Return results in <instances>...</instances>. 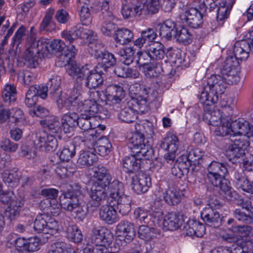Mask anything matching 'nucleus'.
Listing matches in <instances>:
<instances>
[{
  "label": "nucleus",
  "instance_id": "nucleus-1",
  "mask_svg": "<svg viewBox=\"0 0 253 253\" xmlns=\"http://www.w3.org/2000/svg\"><path fill=\"white\" fill-rule=\"evenodd\" d=\"M93 176L96 181L91 186L89 192L88 205L93 211L103 205L106 201V188L109 187V195L108 202L111 204L115 199L126 195L124 184L117 179L111 182L112 177L109 170L104 166L98 165L93 168Z\"/></svg>",
  "mask_w": 253,
  "mask_h": 253
},
{
  "label": "nucleus",
  "instance_id": "nucleus-2",
  "mask_svg": "<svg viewBox=\"0 0 253 253\" xmlns=\"http://www.w3.org/2000/svg\"><path fill=\"white\" fill-rule=\"evenodd\" d=\"M66 72L74 79V89L78 92L82 89L84 80V85L89 89L99 87L103 83L102 74L88 64L80 66L76 62H71L66 67Z\"/></svg>",
  "mask_w": 253,
  "mask_h": 253
},
{
  "label": "nucleus",
  "instance_id": "nucleus-3",
  "mask_svg": "<svg viewBox=\"0 0 253 253\" xmlns=\"http://www.w3.org/2000/svg\"><path fill=\"white\" fill-rule=\"evenodd\" d=\"M224 198L230 203L237 202L241 208H237L233 211V215L239 221L246 224H253V207L244 202L240 196L230 185V183L223 185L221 190Z\"/></svg>",
  "mask_w": 253,
  "mask_h": 253
},
{
  "label": "nucleus",
  "instance_id": "nucleus-4",
  "mask_svg": "<svg viewBox=\"0 0 253 253\" xmlns=\"http://www.w3.org/2000/svg\"><path fill=\"white\" fill-rule=\"evenodd\" d=\"M226 79L219 75H212L208 79L205 85L199 96L201 104L212 105L217 102L219 95L222 94L226 87Z\"/></svg>",
  "mask_w": 253,
  "mask_h": 253
},
{
  "label": "nucleus",
  "instance_id": "nucleus-5",
  "mask_svg": "<svg viewBox=\"0 0 253 253\" xmlns=\"http://www.w3.org/2000/svg\"><path fill=\"white\" fill-rule=\"evenodd\" d=\"M81 194V188L77 186L75 188L71 187L68 189L60 197V204L62 208L70 211L72 215L80 221L83 220L87 214L86 211L79 202Z\"/></svg>",
  "mask_w": 253,
  "mask_h": 253
},
{
  "label": "nucleus",
  "instance_id": "nucleus-6",
  "mask_svg": "<svg viewBox=\"0 0 253 253\" xmlns=\"http://www.w3.org/2000/svg\"><path fill=\"white\" fill-rule=\"evenodd\" d=\"M135 131L132 134L128 139V147L132 153L138 156L151 157L153 154V149L151 146L145 142L144 132L148 133L152 131V128L149 123L136 124Z\"/></svg>",
  "mask_w": 253,
  "mask_h": 253
},
{
  "label": "nucleus",
  "instance_id": "nucleus-7",
  "mask_svg": "<svg viewBox=\"0 0 253 253\" xmlns=\"http://www.w3.org/2000/svg\"><path fill=\"white\" fill-rule=\"evenodd\" d=\"M77 106L81 114L93 118L102 109V106L92 100H83L80 92L76 91V94H71L65 102L64 107H69L71 105Z\"/></svg>",
  "mask_w": 253,
  "mask_h": 253
},
{
  "label": "nucleus",
  "instance_id": "nucleus-8",
  "mask_svg": "<svg viewBox=\"0 0 253 253\" xmlns=\"http://www.w3.org/2000/svg\"><path fill=\"white\" fill-rule=\"evenodd\" d=\"M50 45L51 55L55 54L60 61L67 64L74 57L78 50L76 44L66 46L64 42L61 40H54L50 42Z\"/></svg>",
  "mask_w": 253,
  "mask_h": 253
},
{
  "label": "nucleus",
  "instance_id": "nucleus-9",
  "mask_svg": "<svg viewBox=\"0 0 253 253\" xmlns=\"http://www.w3.org/2000/svg\"><path fill=\"white\" fill-rule=\"evenodd\" d=\"M61 78L58 76H53L46 84L49 97L57 103L58 108L62 109L65 105L68 98L61 89Z\"/></svg>",
  "mask_w": 253,
  "mask_h": 253
},
{
  "label": "nucleus",
  "instance_id": "nucleus-10",
  "mask_svg": "<svg viewBox=\"0 0 253 253\" xmlns=\"http://www.w3.org/2000/svg\"><path fill=\"white\" fill-rule=\"evenodd\" d=\"M94 58L97 60L96 70L102 74L107 73L110 69L117 63V58L111 52L107 50H100L95 48Z\"/></svg>",
  "mask_w": 253,
  "mask_h": 253
},
{
  "label": "nucleus",
  "instance_id": "nucleus-11",
  "mask_svg": "<svg viewBox=\"0 0 253 253\" xmlns=\"http://www.w3.org/2000/svg\"><path fill=\"white\" fill-rule=\"evenodd\" d=\"M34 228L38 233L53 234L58 230V222L53 218L43 213L37 215L34 222Z\"/></svg>",
  "mask_w": 253,
  "mask_h": 253
},
{
  "label": "nucleus",
  "instance_id": "nucleus-12",
  "mask_svg": "<svg viewBox=\"0 0 253 253\" xmlns=\"http://www.w3.org/2000/svg\"><path fill=\"white\" fill-rule=\"evenodd\" d=\"M27 46H29L36 53L43 57L50 58L51 51L50 50V42L46 40H37L36 35L31 33L26 38Z\"/></svg>",
  "mask_w": 253,
  "mask_h": 253
},
{
  "label": "nucleus",
  "instance_id": "nucleus-13",
  "mask_svg": "<svg viewBox=\"0 0 253 253\" xmlns=\"http://www.w3.org/2000/svg\"><path fill=\"white\" fill-rule=\"evenodd\" d=\"M34 142L42 151L52 152L57 146V141L54 135H48L44 130L36 131Z\"/></svg>",
  "mask_w": 253,
  "mask_h": 253
},
{
  "label": "nucleus",
  "instance_id": "nucleus-14",
  "mask_svg": "<svg viewBox=\"0 0 253 253\" xmlns=\"http://www.w3.org/2000/svg\"><path fill=\"white\" fill-rule=\"evenodd\" d=\"M179 17L183 23H185L192 28H198L203 21L202 14L195 8L186 10L180 14Z\"/></svg>",
  "mask_w": 253,
  "mask_h": 253
},
{
  "label": "nucleus",
  "instance_id": "nucleus-15",
  "mask_svg": "<svg viewBox=\"0 0 253 253\" xmlns=\"http://www.w3.org/2000/svg\"><path fill=\"white\" fill-rule=\"evenodd\" d=\"M201 217L205 223L209 226L217 228L222 224V217L219 213L211 207L204 208L201 212Z\"/></svg>",
  "mask_w": 253,
  "mask_h": 253
},
{
  "label": "nucleus",
  "instance_id": "nucleus-16",
  "mask_svg": "<svg viewBox=\"0 0 253 253\" xmlns=\"http://www.w3.org/2000/svg\"><path fill=\"white\" fill-rule=\"evenodd\" d=\"M112 237L109 230L104 227L99 226L92 229L90 241L95 245L106 246L112 242Z\"/></svg>",
  "mask_w": 253,
  "mask_h": 253
},
{
  "label": "nucleus",
  "instance_id": "nucleus-17",
  "mask_svg": "<svg viewBox=\"0 0 253 253\" xmlns=\"http://www.w3.org/2000/svg\"><path fill=\"white\" fill-rule=\"evenodd\" d=\"M115 16L111 11H103L102 22L100 26V31L102 34L108 37H113L117 32L118 25L114 22Z\"/></svg>",
  "mask_w": 253,
  "mask_h": 253
},
{
  "label": "nucleus",
  "instance_id": "nucleus-18",
  "mask_svg": "<svg viewBox=\"0 0 253 253\" xmlns=\"http://www.w3.org/2000/svg\"><path fill=\"white\" fill-rule=\"evenodd\" d=\"M116 233L118 236L124 237L126 243H129L133 240L135 236L134 225L127 220L121 221L116 227Z\"/></svg>",
  "mask_w": 253,
  "mask_h": 253
},
{
  "label": "nucleus",
  "instance_id": "nucleus-19",
  "mask_svg": "<svg viewBox=\"0 0 253 253\" xmlns=\"http://www.w3.org/2000/svg\"><path fill=\"white\" fill-rule=\"evenodd\" d=\"M151 185L150 177L144 173H139L135 177H133L131 182V187L133 191L137 194L144 193L147 192Z\"/></svg>",
  "mask_w": 253,
  "mask_h": 253
},
{
  "label": "nucleus",
  "instance_id": "nucleus-20",
  "mask_svg": "<svg viewBox=\"0 0 253 253\" xmlns=\"http://www.w3.org/2000/svg\"><path fill=\"white\" fill-rule=\"evenodd\" d=\"M233 52L241 60L246 59L250 52L253 54V38L243 40L235 43Z\"/></svg>",
  "mask_w": 253,
  "mask_h": 253
},
{
  "label": "nucleus",
  "instance_id": "nucleus-21",
  "mask_svg": "<svg viewBox=\"0 0 253 253\" xmlns=\"http://www.w3.org/2000/svg\"><path fill=\"white\" fill-rule=\"evenodd\" d=\"M183 219L182 216L175 212H169L163 219V229L165 230L174 231L182 225Z\"/></svg>",
  "mask_w": 253,
  "mask_h": 253
},
{
  "label": "nucleus",
  "instance_id": "nucleus-22",
  "mask_svg": "<svg viewBox=\"0 0 253 253\" xmlns=\"http://www.w3.org/2000/svg\"><path fill=\"white\" fill-rule=\"evenodd\" d=\"M142 163L140 156L134 153L130 156H126L122 162L123 169L127 173L138 172L141 167Z\"/></svg>",
  "mask_w": 253,
  "mask_h": 253
},
{
  "label": "nucleus",
  "instance_id": "nucleus-23",
  "mask_svg": "<svg viewBox=\"0 0 253 253\" xmlns=\"http://www.w3.org/2000/svg\"><path fill=\"white\" fill-rule=\"evenodd\" d=\"M142 7H143L142 0H129V3L122 4V15L124 18L128 19L135 15H142L141 12Z\"/></svg>",
  "mask_w": 253,
  "mask_h": 253
},
{
  "label": "nucleus",
  "instance_id": "nucleus-24",
  "mask_svg": "<svg viewBox=\"0 0 253 253\" xmlns=\"http://www.w3.org/2000/svg\"><path fill=\"white\" fill-rule=\"evenodd\" d=\"M79 115L75 112L64 114L61 118L62 131L65 134L72 133L77 126Z\"/></svg>",
  "mask_w": 253,
  "mask_h": 253
},
{
  "label": "nucleus",
  "instance_id": "nucleus-25",
  "mask_svg": "<svg viewBox=\"0 0 253 253\" xmlns=\"http://www.w3.org/2000/svg\"><path fill=\"white\" fill-rule=\"evenodd\" d=\"M99 216L109 224L115 223L118 219L117 211L112 204L102 205L99 211Z\"/></svg>",
  "mask_w": 253,
  "mask_h": 253
},
{
  "label": "nucleus",
  "instance_id": "nucleus-26",
  "mask_svg": "<svg viewBox=\"0 0 253 253\" xmlns=\"http://www.w3.org/2000/svg\"><path fill=\"white\" fill-rule=\"evenodd\" d=\"M25 200L22 197H16L11 202L10 205L5 209V214L10 220L15 219L19 216L21 207L24 205Z\"/></svg>",
  "mask_w": 253,
  "mask_h": 253
},
{
  "label": "nucleus",
  "instance_id": "nucleus-27",
  "mask_svg": "<svg viewBox=\"0 0 253 253\" xmlns=\"http://www.w3.org/2000/svg\"><path fill=\"white\" fill-rule=\"evenodd\" d=\"M159 26V34L161 38L170 40L175 36L177 28L176 24L174 22L168 19L160 24Z\"/></svg>",
  "mask_w": 253,
  "mask_h": 253
},
{
  "label": "nucleus",
  "instance_id": "nucleus-28",
  "mask_svg": "<svg viewBox=\"0 0 253 253\" xmlns=\"http://www.w3.org/2000/svg\"><path fill=\"white\" fill-rule=\"evenodd\" d=\"M148 54L150 56V59L156 60L157 62L161 61L164 63L165 51L164 45L160 43L154 42L149 44L147 49Z\"/></svg>",
  "mask_w": 253,
  "mask_h": 253
},
{
  "label": "nucleus",
  "instance_id": "nucleus-29",
  "mask_svg": "<svg viewBox=\"0 0 253 253\" xmlns=\"http://www.w3.org/2000/svg\"><path fill=\"white\" fill-rule=\"evenodd\" d=\"M232 119L229 117L227 118H223L219 125H216L215 134L217 136H226L227 135H234V131L232 127Z\"/></svg>",
  "mask_w": 253,
  "mask_h": 253
},
{
  "label": "nucleus",
  "instance_id": "nucleus-30",
  "mask_svg": "<svg viewBox=\"0 0 253 253\" xmlns=\"http://www.w3.org/2000/svg\"><path fill=\"white\" fill-rule=\"evenodd\" d=\"M170 62L168 59H165L164 63L161 61L156 62L155 69L152 72L154 76H149L148 77L150 78L157 77L162 73L166 75H170V77L173 76L175 73V71L173 70Z\"/></svg>",
  "mask_w": 253,
  "mask_h": 253
},
{
  "label": "nucleus",
  "instance_id": "nucleus-31",
  "mask_svg": "<svg viewBox=\"0 0 253 253\" xmlns=\"http://www.w3.org/2000/svg\"><path fill=\"white\" fill-rule=\"evenodd\" d=\"M66 237L70 241L75 243H80L83 241V235L78 227L74 224L65 225L63 227Z\"/></svg>",
  "mask_w": 253,
  "mask_h": 253
},
{
  "label": "nucleus",
  "instance_id": "nucleus-32",
  "mask_svg": "<svg viewBox=\"0 0 253 253\" xmlns=\"http://www.w3.org/2000/svg\"><path fill=\"white\" fill-rule=\"evenodd\" d=\"M110 99L114 104L121 103L126 96V91L123 87L118 84L110 85L107 88Z\"/></svg>",
  "mask_w": 253,
  "mask_h": 253
},
{
  "label": "nucleus",
  "instance_id": "nucleus-33",
  "mask_svg": "<svg viewBox=\"0 0 253 253\" xmlns=\"http://www.w3.org/2000/svg\"><path fill=\"white\" fill-rule=\"evenodd\" d=\"M236 0H222L216 9V19L222 22L227 19L230 14L233 5Z\"/></svg>",
  "mask_w": 253,
  "mask_h": 253
},
{
  "label": "nucleus",
  "instance_id": "nucleus-34",
  "mask_svg": "<svg viewBox=\"0 0 253 253\" xmlns=\"http://www.w3.org/2000/svg\"><path fill=\"white\" fill-rule=\"evenodd\" d=\"M165 202L169 205H176L181 200V194L179 190L168 185V188L163 193Z\"/></svg>",
  "mask_w": 253,
  "mask_h": 253
},
{
  "label": "nucleus",
  "instance_id": "nucleus-35",
  "mask_svg": "<svg viewBox=\"0 0 253 253\" xmlns=\"http://www.w3.org/2000/svg\"><path fill=\"white\" fill-rule=\"evenodd\" d=\"M41 125L46 128L49 133V135L58 133L60 130V122L57 117L55 116L48 117L40 121Z\"/></svg>",
  "mask_w": 253,
  "mask_h": 253
},
{
  "label": "nucleus",
  "instance_id": "nucleus-36",
  "mask_svg": "<svg viewBox=\"0 0 253 253\" xmlns=\"http://www.w3.org/2000/svg\"><path fill=\"white\" fill-rule=\"evenodd\" d=\"M131 197L126 195L115 199L111 204L114 207L116 206L119 212L122 215H126L131 210Z\"/></svg>",
  "mask_w": 253,
  "mask_h": 253
},
{
  "label": "nucleus",
  "instance_id": "nucleus-37",
  "mask_svg": "<svg viewBox=\"0 0 253 253\" xmlns=\"http://www.w3.org/2000/svg\"><path fill=\"white\" fill-rule=\"evenodd\" d=\"M97 160L93 151H84L81 153L77 160V165L81 168L91 166Z\"/></svg>",
  "mask_w": 253,
  "mask_h": 253
},
{
  "label": "nucleus",
  "instance_id": "nucleus-38",
  "mask_svg": "<svg viewBox=\"0 0 253 253\" xmlns=\"http://www.w3.org/2000/svg\"><path fill=\"white\" fill-rule=\"evenodd\" d=\"M77 37L79 38L86 39L88 41L89 45L90 48H93V44L97 43L96 34L92 30L85 29L80 26L74 28Z\"/></svg>",
  "mask_w": 253,
  "mask_h": 253
},
{
  "label": "nucleus",
  "instance_id": "nucleus-39",
  "mask_svg": "<svg viewBox=\"0 0 253 253\" xmlns=\"http://www.w3.org/2000/svg\"><path fill=\"white\" fill-rule=\"evenodd\" d=\"M178 137L173 134H169L161 141L160 147L168 152L176 153L179 146Z\"/></svg>",
  "mask_w": 253,
  "mask_h": 253
},
{
  "label": "nucleus",
  "instance_id": "nucleus-40",
  "mask_svg": "<svg viewBox=\"0 0 253 253\" xmlns=\"http://www.w3.org/2000/svg\"><path fill=\"white\" fill-rule=\"evenodd\" d=\"M133 32L127 28H119L117 32L113 35L116 42L121 44H125L131 41L133 38Z\"/></svg>",
  "mask_w": 253,
  "mask_h": 253
},
{
  "label": "nucleus",
  "instance_id": "nucleus-41",
  "mask_svg": "<svg viewBox=\"0 0 253 253\" xmlns=\"http://www.w3.org/2000/svg\"><path fill=\"white\" fill-rule=\"evenodd\" d=\"M157 37L155 30L153 28H147L141 31V36L134 42V44L141 48L147 42L148 43L153 41Z\"/></svg>",
  "mask_w": 253,
  "mask_h": 253
},
{
  "label": "nucleus",
  "instance_id": "nucleus-42",
  "mask_svg": "<svg viewBox=\"0 0 253 253\" xmlns=\"http://www.w3.org/2000/svg\"><path fill=\"white\" fill-rule=\"evenodd\" d=\"M143 7H141L142 15L154 14L158 12L160 5V0H146L145 4L144 0H142Z\"/></svg>",
  "mask_w": 253,
  "mask_h": 253
},
{
  "label": "nucleus",
  "instance_id": "nucleus-43",
  "mask_svg": "<svg viewBox=\"0 0 253 253\" xmlns=\"http://www.w3.org/2000/svg\"><path fill=\"white\" fill-rule=\"evenodd\" d=\"M237 59H239L235 56V58L230 56L228 57L223 64L221 72L223 75H226L228 77L233 76L235 73L236 66L238 65Z\"/></svg>",
  "mask_w": 253,
  "mask_h": 253
},
{
  "label": "nucleus",
  "instance_id": "nucleus-44",
  "mask_svg": "<svg viewBox=\"0 0 253 253\" xmlns=\"http://www.w3.org/2000/svg\"><path fill=\"white\" fill-rule=\"evenodd\" d=\"M54 14V9L50 8L47 10L40 25V31L41 32L50 31L49 27L52 28L53 29L55 28V24L52 20Z\"/></svg>",
  "mask_w": 253,
  "mask_h": 253
},
{
  "label": "nucleus",
  "instance_id": "nucleus-45",
  "mask_svg": "<svg viewBox=\"0 0 253 253\" xmlns=\"http://www.w3.org/2000/svg\"><path fill=\"white\" fill-rule=\"evenodd\" d=\"M36 53L27 46L23 59L24 64L30 68H36L39 65L38 58Z\"/></svg>",
  "mask_w": 253,
  "mask_h": 253
},
{
  "label": "nucleus",
  "instance_id": "nucleus-46",
  "mask_svg": "<svg viewBox=\"0 0 253 253\" xmlns=\"http://www.w3.org/2000/svg\"><path fill=\"white\" fill-rule=\"evenodd\" d=\"M175 36L174 38L176 39L178 42L187 44L191 43L192 41L193 36L187 28L181 27L179 29L177 28Z\"/></svg>",
  "mask_w": 253,
  "mask_h": 253
},
{
  "label": "nucleus",
  "instance_id": "nucleus-47",
  "mask_svg": "<svg viewBox=\"0 0 253 253\" xmlns=\"http://www.w3.org/2000/svg\"><path fill=\"white\" fill-rule=\"evenodd\" d=\"M232 127L234 133L236 131L241 134H249L252 131H253V127L250 124L244 120L239 121H233Z\"/></svg>",
  "mask_w": 253,
  "mask_h": 253
},
{
  "label": "nucleus",
  "instance_id": "nucleus-48",
  "mask_svg": "<svg viewBox=\"0 0 253 253\" xmlns=\"http://www.w3.org/2000/svg\"><path fill=\"white\" fill-rule=\"evenodd\" d=\"M118 118L122 122L132 123L137 118V113L130 107L122 109L118 114Z\"/></svg>",
  "mask_w": 253,
  "mask_h": 253
},
{
  "label": "nucleus",
  "instance_id": "nucleus-49",
  "mask_svg": "<svg viewBox=\"0 0 253 253\" xmlns=\"http://www.w3.org/2000/svg\"><path fill=\"white\" fill-rule=\"evenodd\" d=\"M226 155L229 157V160L243 157L245 155V151L239 145L234 143L228 146L226 151Z\"/></svg>",
  "mask_w": 253,
  "mask_h": 253
},
{
  "label": "nucleus",
  "instance_id": "nucleus-50",
  "mask_svg": "<svg viewBox=\"0 0 253 253\" xmlns=\"http://www.w3.org/2000/svg\"><path fill=\"white\" fill-rule=\"evenodd\" d=\"M131 104L133 106L132 109L136 113L139 112L142 114L145 113L148 111V106L147 101H149L146 98L141 97L139 96L138 97L133 98L132 99Z\"/></svg>",
  "mask_w": 253,
  "mask_h": 253
},
{
  "label": "nucleus",
  "instance_id": "nucleus-51",
  "mask_svg": "<svg viewBox=\"0 0 253 253\" xmlns=\"http://www.w3.org/2000/svg\"><path fill=\"white\" fill-rule=\"evenodd\" d=\"M225 175L221 174H207V178L209 182L214 186L219 187L220 190L222 189L223 185L229 184V181L225 178Z\"/></svg>",
  "mask_w": 253,
  "mask_h": 253
},
{
  "label": "nucleus",
  "instance_id": "nucleus-52",
  "mask_svg": "<svg viewBox=\"0 0 253 253\" xmlns=\"http://www.w3.org/2000/svg\"><path fill=\"white\" fill-rule=\"evenodd\" d=\"M75 251L70 246L63 241H58L52 244L48 253H69Z\"/></svg>",
  "mask_w": 253,
  "mask_h": 253
},
{
  "label": "nucleus",
  "instance_id": "nucleus-53",
  "mask_svg": "<svg viewBox=\"0 0 253 253\" xmlns=\"http://www.w3.org/2000/svg\"><path fill=\"white\" fill-rule=\"evenodd\" d=\"M92 13L89 10V4L85 3L81 8L79 12L80 20L83 25L88 26L92 21Z\"/></svg>",
  "mask_w": 253,
  "mask_h": 253
},
{
  "label": "nucleus",
  "instance_id": "nucleus-54",
  "mask_svg": "<svg viewBox=\"0 0 253 253\" xmlns=\"http://www.w3.org/2000/svg\"><path fill=\"white\" fill-rule=\"evenodd\" d=\"M209 173L221 174L226 175L228 173L227 165L213 161L209 164L208 167Z\"/></svg>",
  "mask_w": 253,
  "mask_h": 253
},
{
  "label": "nucleus",
  "instance_id": "nucleus-55",
  "mask_svg": "<svg viewBox=\"0 0 253 253\" xmlns=\"http://www.w3.org/2000/svg\"><path fill=\"white\" fill-rule=\"evenodd\" d=\"M135 53V51L132 47L124 48L120 51L121 60L125 64L129 65L136 59Z\"/></svg>",
  "mask_w": 253,
  "mask_h": 253
},
{
  "label": "nucleus",
  "instance_id": "nucleus-56",
  "mask_svg": "<svg viewBox=\"0 0 253 253\" xmlns=\"http://www.w3.org/2000/svg\"><path fill=\"white\" fill-rule=\"evenodd\" d=\"M232 180L238 188L243 190L248 183L249 177L248 176L246 177L241 170H236L232 176Z\"/></svg>",
  "mask_w": 253,
  "mask_h": 253
},
{
  "label": "nucleus",
  "instance_id": "nucleus-57",
  "mask_svg": "<svg viewBox=\"0 0 253 253\" xmlns=\"http://www.w3.org/2000/svg\"><path fill=\"white\" fill-rule=\"evenodd\" d=\"M112 148V144L108 138H102L99 142V144L95 148L94 147L93 151H95L99 155L105 156L110 152Z\"/></svg>",
  "mask_w": 253,
  "mask_h": 253
},
{
  "label": "nucleus",
  "instance_id": "nucleus-58",
  "mask_svg": "<svg viewBox=\"0 0 253 253\" xmlns=\"http://www.w3.org/2000/svg\"><path fill=\"white\" fill-rule=\"evenodd\" d=\"M76 154V145L70 142L62 149L60 159L63 161H69Z\"/></svg>",
  "mask_w": 253,
  "mask_h": 253
},
{
  "label": "nucleus",
  "instance_id": "nucleus-59",
  "mask_svg": "<svg viewBox=\"0 0 253 253\" xmlns=\"http://www.w3.org/2000/svg\"><path fill=\"white\" fill-rule=\"evenodd\" d=\"M154 228L147 225H140L138 230V236L144 241H150L154 237Z\"/></svg>",
  "mask_w": 253,
  "mask_h": 253
},
{
  "label": "nucleus",
  "instance_id": "nucleus-60",
  "mask_svg": "<svg viewBox=\"0 0 253 253\" xmlns=\"http://www.w3.org/2000/svg\"><path fill=\"white\" fill-rule=\"evenodd\" d=\"M35 78V74L29 70H20L18 73V80L25 85H30Z\"/></svg>",
  "mask_w": 253,
  "mask_h": 253
},
{
  "label": "nucleus",
  "instance_id": "nucleus-61",
  "mask_svg": "<svg viewBox=\"0 0 253 253\" xmlns=\"http://www.w3.org/2000/svg\"><path fill=\"white\" fill-rule=\"evenodd\" d=\"M187 156L190 162L193 163V166L199 165L203 162L204 152L199 148H196L191 150Z\"/></svg>",
  "mask_w": 253,
  "mask_h": 253
},
{
  "label": "nucleus",
  "instance_id": "nucleus-62",
  "mask_svg": "<svg viewBox=\"0 0 253 253\" xmlns=\"http://www.w3.org/2000/svg\"><path fill=\"white\" fill-rule=\"evenodd\" d=\"M93 120V118H89L87 116L81 114L78 121L77 126L84 131L92 129L95 128L91 123V121Z\"/></svg>",
  "mask_w": 253,
  "mask_h": 253
},
{
  "label": "nucleus",
  "instance_id": "nucleus-63",
  "mask_svg": "<svg viewBox=\"0 0 253 253\" xmlns=\"http://www.w3.org/2000/svg\"><path fill=\"white\" fill-rule=\"evenodd\" d=\"M35 96L40 97L42 99H45L48 95V90L46 86L35 85H32L28 89Z\"/></svg>",
  "mask_w": 253,
  "mask_h": 253
},
{
  "label": "nucleus",
  "instance_id": "nucleus-64",
  "mask_svg": "<svg viewBox=\"0 0 253 253\" xmlns=\"http://www.w3.org/2000/svg\"><path fill=\"white\" fill-rule=\"evenodd\" d=\"M0 148L4 151L12 153L17 150L18 144L11 141L9 138H2L0 141Z\"/></svg>",
  "mask_w": 253,
  "mask_h": 253
}]
</instances>
